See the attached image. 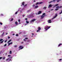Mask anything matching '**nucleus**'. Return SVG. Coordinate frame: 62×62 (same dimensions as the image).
<instances>
[{
	"instance_id": "obj_43",
	"label": "nucleus",
	"mask_w": 62,
	"mask_h": 62,
	"mask_svg": "<svg viewBox=\"0 0 62 62\" xmlns=\"http://www.w3.org/2000/svg\"><path fill=\"white\" fill-rule=\"evenodd\" d=\"M7 40H5V42H7Z\"/></svg>"
},
{
	"instance_id": "obj_19",
	"label": "nucleus",
	"mask_w": 62,
	"mask_h": 62,
	"mask_svg": "<svg viewBox=\"0 0 62 62\" xmlns=\"http://www.w3.org/2000/svg\"><path fill=\"white\" fill-rule=\"evenodd\" d=\"M62 45V44H60L59 45H58L59 47L60 46V45Z\"/></svg>"
},
{
	"instance_id": "obj_46",
	"label": "nucleus",
	"mask_w": 62,
	"mask_h": 62,
	"mask_svg": "<svg viewBox=\"0 0 62 62\" xmlns=\"http://www.w3.org/2000/svg\"><path fill=\"white\" fill-rule=\"evenodd\" d=\"M62 60V59H60L59 60L60 61H61V60Z\"/></svg>"
},
{
	"instance_id": "obj_50",
	"label": "nucleus",
	"mask_w": 62,
	"mask_h": 62,
	"mask_svg": "<svg viewBox=\"0 0 62 62\" xmlns=\"http://www.w3.org/2000/svg\"><path fill=\"white\" fill-rule=\"evenodd\" d=\"M31 17H34V16H33V15H32V16H31Z\"/></svg>"
},
{
	"instance_id": "obj_22",
	"label": "nucleus",
	"mask_w": 62,
	"mask_h": 62,
	"mask_svg": "<svg viewBox=\"0 0 62 62\" xmlns=\"http://www.w3.org/2000/svg\"><path fill=\"white\" fill-rule=\"evenodd\" d=\"M3 40V39H0V41H2V40Z\"/></svg>"
},
{
	"instance_id": "obj_31",
	"label": "nucleus",
	"mask_w": 62,
	"mask_h": 62,
	"mask_svg": "<svg viewBox=\"0 0 62 62\" xmlns=\"http://www.w3.org/2000/svg\"><path fill=\"white\" fill-rule=\"evenodd\" d=\"M0 16H3V14H1Z\"/></svg>"
},
{
	"instance_id": "obj_28",
	"label": "nucleus",
	"mask_w": 62,
	"mask_h": 62,
	"mask_svg": "<svg viewBox=\"0 0 62 62\" xmlns=\"http://www.w3.org/2000/svg\"><path fill=\"white\" fill-rule=\"evenodd\" d=\"M30 10H28L27 11V12H30Z\"/></svg>"
},
{
	"instance_id": "obj_58",
	"label": "nucleus",
	"mask_w": 62,
	"mask_h": 62,
	"mask_svg": "<svg viewBox=\"0 0 62 62\" xmlns=\"http://www.w3.org/2000/svg\"><path fill=\"white\" fill-rule=\"evenodd\" d=\"M27 25V24H25V25Z\"/></svg>"
},
{
	"instance_id": "obj_12",
	"label": "nucleus",
	"mask_w": 62,
	"mask_h": 62,
	"mask_svg": "<svg viewBox=\"0 0 62 62\" xmlns=\"http://www.w3.org/2000/svg\"><path fill=\"white\" fill-rule=\"evenodd\" d=\"M46 8H47V7H44L43 8V9H46Z\"/></svg>"
},
{
	"instance_id": "obj_41",
	"label": "nucleus",
	"mask_w": 62,
	"mask_h": 62,
	"mask_svg": "<svg viewBox=\"0 0 62 62\" xmlns=\"http://www.w3.org/2000/svg\"><path fill=\"white\" fill-rule=\"evenodd\" d=\"M8 57H9V56H11L10 55H8Z\"/></svg>"
},
{
	"instance_id": "obj_26",
	"label": "nucleus",
	"mask_w": 62,
	"mask_h": 62,
	"mask_svg": "<svg viewBox=\"0 0 62 62\" xmlns=\"http://www.w3.org/2000/svg\"><path fill=\"white\" fill-rule=\"evenodd\" d=\"M17 13H18V11H17L15 13V14H17Z\"/></svg>"
},
{
	"instance_id": "obj_8",
	"label": "nucleus",
	"mask_w": 62,
	"mask_h": 62,
	"mask_svg": "<svg viewBox=\"0 0 62 62\" xmlns=\"http://www.w3.org/2000/svg\"><path fill=\"white\" fill-rule=\"evenodd\" d=\"M41 11H40L38 13V14L39 15V14H41Z\"/></svg>"
},
{
	"instance_id": "obj_1",
	"label": "nucleus",
	"mask_w": 62,
	"mask_h": 62,
	"mask_svg": "<svg viewBox=\"0 0 62 62\" xmlns=\"http://www.w3.org/2000/svg\"><path fill=\"white\" fill-rule=\"evenodd\" d=\"M45 13L43 14L41 16V19H43V18H44V17L45 16Z\"/></svg>"
},
{
	"instance_id": "obj_60",
	"label": "nucleus",
	"mask_w": 62,
	"mask_h": 62,
	"mask_svg": "<svg viewBox=\"0 0 62 62\" xmlns=\"http://www.w3.org/2000/svg\"><path fill=\"white\" fill-rule=\"evenodd\" d=\"M51 10H53V9H52Z\"/></svg>"
},
{
	"instance_id": "obj_17",
	"label": "nucleus",
	"mask_w": 62,
	"mask_h": 62,
	"mask_svg": "<svg viewBox=\"0 0 62 62\" xmlns=\"http://www.w3.org/2000/svg\"><path fill=\"white\" fill-rule=\"evenodd\" d=\"M3 42H4V41H2L0 42V43H3Z\"/></svg>"
},
{
	"instance_id": "obj_39",
	"label": "nucleus",
	"mask_w": 62,
	"mask_h": 62,
	"mask_svg": "<svg viewBox=\"0 0 62 62\" xmlns=\"http://www.w3.org/2000/svg\"><path fill=\"white\" fill-rule=\"evenodd\" d=\"M23 40H24V41H26V40H25V39H23Z\"/></svg>"
},
{
	"instance_id": "obj_37",
	"label": "nucleus",
	"mask_w": 62,
	"mask_h": 62,
	"mask_svg": "<svg viewBox=\"0 0 62 62\" xmlns=\"http://www.w3.org/2000/svg\"><path fill=\"white\" fill-rule=\"evenodd\" d=\"M10 45V43H9L8 44V45Z\"/></svg>"
},
{
	"instance_id": "obj_40",
	"label": "nucleus",
	"mask_w": 62,
	"mask_h": 62,
	"mask_svg": "<svg viewBox=\"0 0 62 62\" xmlns=\"http://www.w3.org/2000/svg\"><path fill=\"white\" fill-rule=\"evenodd\" d=\"M56 17V16H54V17L53 18H55V17Z\"/></svg>"
},
{
	"instance_id": "obj_36",
	"label": "nucleus",
	"mask_w": 62,
	"mask_h": 62,
	"mask_svg": "<svg viewBox=\"0 0 62 62\" xmlns=\"http://www.w3.org/2000/svg\"><path fill=\"white\" fill-rule=\"evenodd\" d=\"M20 19H19L18 20V22H20Z\"/></svg>"
},
{
	"instance_id": "obj_21",
	"label": "nucleus",
	"mask_w": 62,
	"mask_h": 62,
	"mask_svg": "<svg viewBox=\"0 0 62 62\" xmlns=\"http://www.w3.org/2000/svg\"><path fill=\"white\" fill-rule=\"evenodd\" d=\"M9 53L10 54H12V52L11 51H10Z\"/></svg>"
},
{
	"instance_id": "obj_49",
	"label": "nucleus",
	"mask_w": 62,
	"mask_h": 62,
	"mask_svg": "<svg viewBox=\"0 0 62 62\" xmlns=\"http://www.w3.org/2000/svg\"><path fill=\"white\" fill-rule=\"evenodd\" d=\"M10 43V44H12V42Z\"/></svg>"
},
{
	"instance_id": "obj_24",
	"label": "nucleus",
	"mask_w": 62,
	"mask_h": 62,
	"mask_svg": "<svg viewBox=\"0 0 62 62\" xmlns=\"http://www.w3.org/2000/svg\"><path fill=\"white\" fill-rule=\"evenodd\" d=\"M4 32H3L2 34V36H3V35H4Z\"/></svg>"
},
{
	"instance_id": "obj_29",
	"label": "nucleus",
	"mask_w": 62,
	"mask_h": 62,
	"mask_svg": "<svg viewBox=\"0 0 62 62\" xmlns=\"http://www.w3.org/2000/svg\"><path fill=\"white\" fill-rule=\"evenodd\" d=\"M0 24H1V25H2L3 24V23L1 22L0 23Z\"/></svg>"
},
{
	"instance_id": "obj_30",
	"label": "nucleus",
	"mask_w": 62,
	"mask_h": 62,
	"mask_svg": "<svg viewBox=\"0 0 62 62\" xmlns=\"http://www.w3.org/2000/svg\"><path fill=\"white\" fill-rule=\"evenodd\" d=\"M7 46V44H5L4 45V46L5 47V46Z\"/></svg>"
},
{
	"instance_id": "obj_48",
	"label": "nucleus",
	"mask_w": 62,
	"mask_h": 62,
	"mask_svg": "<svg viewBox=\"0 0 62 62\" xmlns=\"http://www.w3.org/2000/svg\"><path fill=\"white\" fill-rule=\"evenodd\" d=\"M24 16H25V15H22L23 17H24Z\"/></svg>"
},
{
	"instance_id": "obj_16",
	"label": "nucleus",
	"mask_w": 62,
	"mask_h": 62,
	"mask_svg": "<svg viewBox=\"0 0 62 62\" xmlns=\"http://www.w3.org/2000/svg\"><path fill=\"white\" fill-rule=\"evenodd\" d=\"M15 24L16 25H17L18 24V22H15Z\"/></svg>"
},
{
	"instance_id": "obj_10",
	"label": "nucleus",
	"mask_w": 62,
	"mask_h": 62,
	"mask_svg": "<svg viewBox=\"0 0 62 62\" xmlns=\"http://www.w3.org/2000/svg\"><path fill=\"white\" fill-rule=\"evenodd\" d=\"M24 2H23L22 3V5H21V6H24Z\"/></svg>"
},
{
	"instance_id": "obj_7",
	"label": "nucleus",
	"mask_w": 62,
	"mask_h": 62,
	"mask_svg": "<svg viewBox=\"0 0 62 62\" xmlns=\"http://www.w3.org/2000/svg\"><path fill=\"white\" fill-rule=\"evenodd\" d=\"M51 21V20H48L47 22H48V23H52V22Z\"/></svg>"
},
{
	"instance_id": "obj_23",
	"label": "nucleus",
	"mask_w": 62,
	"mask_h": 62,
	"mask_svg": "<svg viewBox=\"0 0 62 62\" xmlns=\"http://www.w3.org/2000/svg\"><path fill=\"white\" fill-rule=\"evenodd\" d=\"M11 41V40H9L8 42H10V41Z\"/></svg>"
},
{
	"instance_id": "obj_2",
	"label": "nucleus",
	"mask_w": 62,
	"mask_h": 62,
	"mask_svg": "<svg viewBox=\"0 0 62 62\" xmlns=\"http://www.w3.org/2000/svg\"><path fill=\"white\" fill-rule=\"evenodd\" d=\"M12 58V57H10L9 58H8L6 60V61H11V58Z\"/></svg>"
},
{
	"instance_id": "obj_54",
	"label": "nucleus",
	"mask_w": 62,
	"mask_h": 62,
	"mask_svg": "<svg viewBox=\"0 0 62 62\" xmlns=\"http://www.w3.org/2000/svg\"><path fill=\"white\" fill-rule=\"evenodd\" d=\"M25 20H27V18H26L25 19Z\"/></svg>"
},
{
	"instance_id": "obj_57",
	"label": "nucleus",
	"mask_w": 62,
	"mask_h": 62,
	"mask_svg": "<svg viewBox=\"0 0 62 62\" xmlns=\"http://www.w3.org/2000/svg\"><path fill=\"white\" fill-rule=\"evenodd\" d=\"M5 54H6V55H7V53H5Z\"/></svg>"
},
{
	"instance_id": "obj_34",
	"label": "nucleus",
	"mask_w": 62,
	"mask_h": 62,
	"mask_svg": "<svg viewBox=\"0 0 62 62\" xmlns=\"http://www.w3.org/2000/svg\"><path fill=\"white\" fill-rule=\"evenodd\" d=\"M16 36H18V34H16Z\"/></svg>"
},
{
	"instance_id": "obj_32",
	"label": "nucleus",
	"mask_w": 62,
	"mask_h": 62,
	"mask_svg": "<svg viewBox=\"0 0 62 62\" xmlns=\"http://www.w3.org/2000/svg\"><path fill=\"white\" fill-rule=\"evenodd\" d=\"M28 39V38H25V39Z\"/></svg>"
},
{
	"instance_id": "obj_13",
	"label": "nucleus",
	"mask_w": 62,
	"mask_h": 62,
	"mask_svg": "<svg viewBox=\"0 0 62 62\" xmlns=\"http://www.w3.org/2000/svg\"><path fill=\"white\" fill-rule=\"evenodd\" d=\"M38 8V6H35V7L34 8Z\"/></svg>"
},
{
	"instance_id": "obj_56",
	"label": "nucleus",
	"mask_w": 62,
	"mask_h": 62,
	"mask_svg": "<svg viewBox=\"0 0 62 62\" xmlns=\"http://www.w3.org/2000/svg\"><path fill=\"white\" fill-rule=\"evenodd\" d=\"M33 7H35V5H33Z\"/></svg>"
},
{
	"instance_id": "obj_11",
	"label": "nucleus",
	"mask_w": 62,
	"mask_h": 62,
	"mask_svg": "<svg viewBox=\"0 0 62 62\" xmlns=\"http://www.w3.org/2000/svg\"><path fill=\"white\" fill-rule=\"evenodd\" d=\"M35 20H36V19H33L31 20V22H34Z\"/></svg>"
},
{
	"instance_id": "obj_47",
	"label": "nucleus",
	"mask_w": 62,
	"mask_h": 62,
	"mask_svg": "<svg viewBox=\"0 0 62 62\" xmlns=\"http://www.w3.org/2000/svg\"><path fill=\"white\" fill-rule=\"evenodd\" d=\"M59 0H57V2H59Z\"/></svg>"
},
{
	"instance_id": "obj_27",
	"label": "nucleus",
	"mask_w": 62,
	"mask_h": 62,
	"mask_svg": "<svg viewBox=\"0 0 62 62\" xmlns=\"http://www.w3.org/2000/svg\"><path fill=\"white\" fill-rule=\"evenodd\" d=\"M13 18H12L11 19V21H13Z\"/></svg>"
},
{
	"instance_id": "obj_51",
	"label": "nucleus",
	"mask_w": 62,
	"mask_h": 62,
	"mask_svg": "<svg viewBox=\"0 0 62 62\" xmlns=\"http://www.w3.org/2000/svg\"><path fill=\"white\" fill-rule=\"evenodd\" d=\"M32 36H33L34 34V33H32Z\"/></svg>"
},
{
	"instance_id": "obj_5",
	"label": "nucleus",
	"mask_w": 62,
	"mask_h": 62,
	"mask_svg": "<svg viewBox=\"0 0 62 62\" xmlns=\"http://www.w3.org/2000/svg\"><path fill=\"white\" fill-rule=\"evenodd\" d=\"M43 3L42 2H37L35 4L36 5H39V4H41Z\"/></svg>"
},
{
	"instance_id": "obj_4",
	"label": "nucleus",
	"mask_w": 62,
	"mask_h": 62,
	"mask_svg": "<svg viewBox=\"0 0 62 62\" xmlns=\"http://www.w3.org/2000/svg\"><path fill=\"white\" fill-rule=\"evenodd\" d=\"M23 46H20L19 47V48L20 50L23 49Z\"/></svg>"
},
{
	"instance_id": "obj_53",
	"label": "nucleus",
	"mask_w": 62,
	"mask_h": 62,
	"mask_svg": "<svg viewBox=\"0 0 62 62\" xmlns=\"http://www.w3.org/2000/svg\"><path fill=\"white\" fill-rule=\"evenodd\" d=\"M27 5V4H26L24 6H26Z\"/></svg>"
},
{
	"instance_id": "obj_45",
	"label": "nucleus",
	"mask_w": 62,
	"mask_h": 62,
	"mask_svg": "<svg viewBox=\"0 0 62 62\" xmlns=\"http://www.w3.org/2000/svg\"><path fill=\"white\" fill-rule=\"evenodd\" d=\"M2 58V57H0V59H1Z\"/></svg>"
},
{
	"instance_id": "obj_52",
	"label": "nucleus",
	"mask_w": 62,
	"mask_h": 62,
	"mask_svg": "<svg viewBox=\"0 0 62 62\" xmlns=\"http://www.w3.org/2000/svg\"><path fill=\"white\" fill-rule=\"evenodd\" d=\"M23 42H21V44H23Z\"/></svg>"
},
{
	"instance_id": "obj_33",
	"label": "nucleus",
	"mask_w": 62,
	"mask_h": 62,
	"mask_svg": "<svg viewBox=\"0 0 62 62\" xmlns=\"http://www.w3.org/2000/svg\"><path fill=\"white\" fill-rule=\"evenodd\" d=\"M5 58H6L5 57H4L3 58V59H5Z\"/></svg>"
},
{
	"instance_id": "obj_20",
	"label": "nucleus",
	"mask_w": 62,
	"mask_h": 62,
	"mask_svg": "<svg viewBox=\"0 0 62 62\" xmlns=\"http://www.w3.org/2000/svg\"><path fill=\"white\" fill-rule=\"evenodd\" d=\"M58 5V4H56L55 5V7H56V6H57Z\"/></svg>"
},
{
	"instance_id": "obj_15",
	"label": "nucleus",
	"mask_w": 62,
	"mask_h": 62,
	"mask_svg": "<svg viewBox=\"0 0 62 62\" xmlns=\"http://www.w3.org/2000/svg\"><path fill=\"white\" fill-rule=\"evenodd\" d=\"M59 8V6H57L56 7V8H57V9H58V8Z\"/></svg>"
},
{
	"instance_id": "obj_9",
	"label": "nucleus",
	"mask_w": 62,
	"mask_h": 62,
	"mask_svg": "<svg viewBox=\"0 0 62 62\" xmlns=\"http://www.w3.org/2000/svg\"><path fill=\"white\" fill-rule=\"evenodd\" d=\"M52 5L51 4H50L49 5V6L48 7V8H51L52 7Z\"/></svg>"
},
{
	"instance_id": "obj_42",
	"label": "nucleus",
	"mask_w": 62,
	"mask_h": 62,
	"mask_svg": "<svg viewBox=\"0 0 62 62\" xmlns=\"http://www.w3.org/2000/svg\"><path fill=\"white\" fill-rule=\"evenodd\" d=\"M62 8V6H60V7H59V8Z\"/></svg>"
},
{
	"instance_id": "obj_14",
	"label": "nucleus",
	"mask_w": 62,
	"mask_h": 62,
	"mask_svg": "<svg viewBox=\"0 0 62 62\" xmlns=\"http://www.w3.org/2000/svg\"><path fill=\"white\" fill-rule=\"evenodd\" d=\"M29 23V22L28 21H26V23Z\"/></svg>"
},
{
	"instance_id": "obj_61",
	"label": "nucleus",
	"mask_w": 62,
	"mask_h": 62,
	"mask_svg": "<svg viewBox=\"0 0 62 62\" xmlns=\"http://www.w3.org/2000/svg\"><path fill=\"white\" fill-rule=\"evenodd\" d=\"M15 35V34H13V35Z\"/></svg>"
},
{
	"instance_id": "obj_62",
	"label": "nucleus",
	"mask_w": 62,
	"mask_h": 62,
	"mask_svg": "<svg viewBox=\"0 0 62 62\" xmlns=\"http://www.w3.org/2000/svg\"><path fill=\"white\" fill-rule=\"evenodd\" d=\"M36 14L37 15V13H36Z\"/></svg>"
},
{
	"instance_id": "obj_35",
	"label": "nucleus",
	"mask_w": 62,
	"mask_h": 62,
	"mask_svg": "<svg viewBox=\"0 0 62 62\" xmlns=\"http://www.w3.org/2000/svg\"><path fill=\"white\" fill-rule=\"evenodd\" d=\"M55 10L56 11V10H58V9L56 8V9H55Z\"/></svg>"
},
{
	"instance_id": "obj_3",
	"label": "nucleus",
	"mask_w": 62,
	"mask_h": 62,
	"mask_svg": "<svg viewBox=\"0 0 62 62\" xmlns=\"http://www.w3.org/2000/svg\"><path fill=\"white\" fill-rule=\"evenodd\" d=\"M50 27H51L50 26V27H48V26H46V27H45V30L46 31L47 30H48V29H49V28H50Z\"/></svg>"
},
{
	"instance_id": "obj_59",
	"label": "nucleus",
	"mask_w": 62,
	"mask_h": 62,
	"mask_svg": "<svg viewBox=\"0 0 62 62\" xmlns=\"http://www.w3.org/2000/svg\"><path fill=\"white\" fill-rule=\"evenodd\" d=\"M7 34H8V33H6V35H7Z\"/></svg>"
},
{
	"instance_id": "obj_6",
	"label": "nucleus",
	"mask_w": 62,
	"mask_h": 62,
	"mask_svg": "<svg viewBox=\"0 0 62 62\" xmlns=\"http://www.w3.org/2000/svg\"><path fill=\"white\" fill-rule=\"evenodd\" d=\"M38 30H37L36 31L37 32H39L40 30H41V28L40 27H38Z\"/></svg>"
},
{
	"instance_id": "obj_38",
	"label": "nucleus",
	"mask_w": 62,
	"mask_h": 62,
	"mask_svg": "<svg viewBox=\"0 0 62 62\" xmlns=\"http://www.w3.org/2000/svg\"><path fill=\"white\" fill-rule=\"evenodd\" d=\"M8 39H10V37L8 36Z\"/></svg>"
},
{
	"instance_id": "obj_25",
	"label": "nucleus",
	"mask_w": 62,
	"mask_h": 62,
	"mask_svg": "<svg viewBox=\"0 0 62 62\" xmlns=\"http://www.w3.org/2000/svg\"><path fill=\"white\" fill-rule=\"evenodd\" d=\"M55 16H56V17H57V14H55Z\"/></svg>"
},
{
	"instance_id": "obj_18",
	"label": "nucleus",
	"mask_w": 62,
	"mask_h": 62,
	"mask_svg": "<svg viewBox=\"0 0 62 62\" xmlns=\"http://www.w3.org/2000/svg\"><path fill=\"white\" fill-rule=\"evenodd\" d=\"M18 47V46L15 45L14 46V47H15V48H16V47Z\"/></svg>"
},
{
	"instance_id": "obj_55",
	"label": "nucleus",
	"mask_w": 62,
	"mask_h": 62,
	"mask_svg": "<svg viewBox=\"0 0 62 62\" xmlns=\"http://www.w3.org/2000/svg\"><path fill=\"white\" fill-rule=\"evenodd\" d=\"M33 1H34V2H36V1L35 0H34Z\"/></svg>"
},
{
	"instance_id": "obj_44",
	"label": "nucleus",
	"mask_w": 62,
	"mask_h": 62,
	"mask_svg": "<svg viewBox=\"0 0 62 62\" xmlns=\"http://www.w3.org/2000/svg\"><path fill=\"white\" fill-rule=\"evenodd\" d=\"M62 13V12H61L59 13V14H61Z\"/></svg>"
}]
</instances>
